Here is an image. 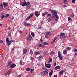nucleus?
<instances>
[{"label": "nucleus", "mask_w": 77, "mask_h": 77, "mask_svg": "<svg viewBox=\"0 0 77 77\" xmlns=\"http://www.w3.org/2000/svg\"><path fill=\"white\" fill-rule=\"evenodd\" d=\"M49 11L51 12L52 14H53L52 16L51 17L52 19L54 20L56 18V19H55V20L56 21H57L59 20V17L56 13V11L54 10H52L51 9H50Z\"/></svg>", "instance_id": "1"}, {"label": "nucleus", "mask_w": 77, "mask_h": 77, "mask_svg": "<svg viewBox=\"0 0 77 77\" xmlns=\"http://www.w3.org/2000/svg\"><path fill=\"white\" fill-rule=\"evenodd\" d=\"M58 57L60 59V60H62V54H61V52L60 51H59L58 52Z\"/></svg>", "instance_id": "2"}, {"label": "nucleus", "mask_w": 77, "mask_h": 77, "mask_svg": "<svg viewBox=\"0 0 77 77\" xmlns=\"http://www.w3.org/2000/svg\"><path fill=\"white\" fill-rule=\"evenodd\" d=\"M35 14L36 17H39L40 15V13H39L38 11H36L35 12Z\"/></svg>", "instance_id": "3"}, {"label": "nucleus", "mask_w": 77, "mask_h": 77, "mask_svg": "<svg viewBox=\"0 0 77 77\" xmlns=\"http://www.w3.org/2000/svg\"><path fill=\"white\" fill-rule=\"evenodd\" d=\"M45 66L47 68H50L51 67V64H45Z\"/></svg>", "instance_id": "4"}, {"label": "nucleus", "mask_w": 77, "mask_h": 77, "mask_svg": "<svg viewBox=\"0 0 77 77\" xmlns=\"http://www.w3.org/2000/svg\"><path fill=\"white\" fill-rule=\"evenodd\" d=\"M37 45L38 47H44V45H41L39 43H37Z\"/></svg>", "instance_id": "5"}, {"label": "nucleus", "mask_w": 77, "mask_h": 77, "mask_svg": "<svg viewBox=\"0 0 77 77\" xmlns=\"http://www.w3.org/2000/svg\"><path fill=\"white\" fill-rule=\"evenodd\" d=\"M3 3L4 8H6V7L8 6V4L6 2H3Z\"/></svg>", "instance_id": "6"}, {"label": "nucleus", "mask_w": 77, "mask_h": 77, "mask_svg": "<svg viewBox=\"0 0 77 77\" xmlns=\"http://www.w3.org/2000/svg\"><path fill=\"white\" fill-rule=\"evenodd\" d=\"M6 41L7 43V45L8 46H9V45L10 44L9 43V42H10V41H9V38H6Z\"/></svg>", "instance_id": "7"}, {"label": "nucleus", "mask_w": 77, "mask_h": 77, "mask_svg": "<svg viewBox=\"0 0 77 77\" xmlns=\"http://www.w3.org/2000/svg\"><path fill=\"white\" fill-rule=\"evenodd\" d=\"M16 66V65L15 64H11L10 66V68H15Z\"/></svg>", "instance_id": "8"}, {"label": "nucleus", "mask_w": 77, "mask_h": 77, "mask_svg": "<svg viewBox=\"0 0 77 77\" xmlns=\"http://www.w3.org/2000/svg\"><path fill=\"white\" fill-rule=\"evenodd\" d=\"M48 52L47 51H45L43 53V54L44 56H47L48 55Z\"/></svg>", "instance_id": "9"}, {"label": "nucleus", "mask_w": 77, "mask_h": 77, "mask_svg": "<svg viewBox=\"0 0 77 77\" xmlns=\"http://www.w3.org/2000/svg\"><path fill=\"white\" fill-rule=\"evenodd\" d=\"M60 66H57L55 67L54 69H56V70H57V69H60Z\"/></svg>", "instance_id": "10"}, {"label": "nucleus", "mask_w": 77, "mask_h": 77, "mask_svg": "<svg viewBox=\"0 0 77 77\" xmlns=\"http://www.w3.org/2000/svg\"><path fill=\"white\" fill-rule=\"evenodd\" d=\"M27 50L26 49H24V50H23V54H26L27 53Z\"/></svg>", "instance_id": "11"}, {"label": "nucleus", "mask_w": 77, "mask_h": 77, "mask_svg": "<svg viewBox=\"0 0 77 77\" xmlns=\"http://www.w3.org/2000/svg\"><path fill=\"white\" fill-rule=\"evenodd\" d=\"M0 7L1 8V11H2L3 9V3H1L0 4Z\"/></svg>", "instance_id": "12"}, {"label": "nucleus", "mask_w": 77, "mask_h": 77, "mask_svg": "<svg viewBox=\"0 0 77 77\" xmlns=\"http://www.w3.org/2000/svg\"><path fill=\"white\" fill-rule=\"evenodd\" d=\"M34 53L35 55H39L40 54V52H39L35 51Z\"/></svg>", "instance_id": "13"}, {"label": "nucleus", "mask_w": 77, "mask_h": 77, "mask_svg": "<svg viewBox=\"0 0 77 77\" xmlns=\"http://www.w3.org/2000/svg\"><path fill=\"white\" fill-rule=\"evenodd\" d=\"M44 74L45 75H48V72L47 70H45L44 72Z\"/></svg>", "instance_id": "14"}, {"label": "nucleus", "mask_w": 77, "mask_h": 77, "mask_svg": "<svg viewBox=\"0 0 77 77\" xmlns=\"http://www.w3.org/2000/svg\"><path fill=\"white\" fill-rule=\"evenodd\" d=\"M65 36V33H61L59 35L60 37H61V36Z\"/></svg>", "instance_id": "15"}, {"label": "nucleus", "mask_w": 77, "mask_h": 77, "mask_svg": "<svg viewBox=\"0 0 77 77\" xmlns=\"http://www.w3.org/2000/svg\"><path fill=\"white\" fill-rule=\"evenodd\" d=\"M65 72V71L63 70L60 71V73H59V74L61 75V74H63V72Z\"/></svg>", "instance_id": "16"}, {"label": "nucleus", "mask_w": 77, "mask_h": 77, "mask_svg": "<svg viewBox=\"0 0 77 77\" xmlns=\"http://www.w3.org/2000/svg\"><path fill=\"white\" fill-rule=\"evenodd\" d=\"M14 42V40H10L9 43L10 44L8 45V46H9V45H11V43H12V42Z\"/></svg>", "instance_id": "17"}, {"label": "nucleus", "mask_w": 77, "mask_h": 77, "mask_svg": "<svg viewBox=\"0 0 77 77\" xmlns=\"http://www.w3.org/2000/svg\"><path fill=\"white\" fill-rule=\"evenodd\" d=\"M11 72L12 70H9L7 72V74L8 75H9V74H10L11 73Z\"/></svg>", "instance_id": "18"}, {"label": "nucleus", "mask_w": 77, "mask_h": 77, "mask_svg": "<svg viewBox=\"0 0 77 77\" xmlns=\"http://www.w3.org/2000/svg\"><path fill=\"white\" fill-rule=\"evenodd\" d=\"M53 72V71L51 70V72L49 73L50 77H51V75H52V74Z\"/></svg>", "instance_id": "19"}, {"label": "nucleus", "mask_w": 77, "mask_h": 77, "mask_svg": "<svg viewBox=\"0 0 77 77\" xmlns=\"http://www.w3.org/2000/svg\"><path fill=\"white\" fill-rule=\"evenodd\" d=\"M54 54H55V53L53 51H51L50 53V55H51V56H53V55H54Z\"/></svg>", "instance_id": "20"}, {"label": "nucleus", "mask_w": 77, "mask_h": 77, "mask_svg": "<svg viewBox=\"0 0 77 77\" xmlns=\"http://www.w3.org/2000/svg\"><path fill=\"white\" fill-rule=\"evenodd\" d=\"M45 33L47 35H49V36L51 35V34H50V33L49 32H46Z\"/></svg>", "instance_id": "21"}, {"label": "nucleus", "mask_w": 77, "mask_h": 77, "mask_svg": "<svg viewBox=\"0 0 77 77\" xmlns=\"http://www.w3.org/2000/svg\"><path fill=\"white\" fill-rule=\"evenodd\" d=\"M12 61H10L8 63V64L7 65V66H9V65H11V64H12Z\"/></svg>", "instance_id": "22"}, {"label": "nucleus", "mask_w": 77, "mask_h": 77, "mask_svg": "<svg viewBox=\"0 0 77 77\" xmlns=\"http://www.w3.org/2000/svg\"><path fill=\"white\" fill-rule=\"evenodd\" d=\"M26 70L27 71H30L31 70V69L29 67H28L26 68Z\"/></svg>", "instance_id": "23"}, {"label": "nucleus", "mask_w": 77, "mask_h": 77, "mask_svg": "<svg viewBox=\"0 0 77 77\" xmlns=\"http://www.w3.org/2000/svg\"><path fill=\"white\" fill-rule=\"evenodd\" d=\"M33 51L31 50L30 51V54H31L32 56V55H33Z\"/></svg>", "instance_id": "24"}, {"label": "nucleus", "mask_w": 77, "mask_h": 77, "mask_svg": "<svg viewBox=\"0 0 77 77\" xmlns=\"http://www.w3.org/2000/svg\"><path fill=\"white\" fill-rule=\"evenodd\" d=\"M31 18L30 16H28L26 19V21H29V19H30Z\"/></svg>", "instance_id": "25"}, {"label": "nucleus", "mask_w": 77, "mask_h": 77, "mask_svg": "<svg viewBox=\"0 0 77 77\" xmlns=\"http://www.w3.org/2000/svg\"><path fill=\"white\" fill-rule=\"evenodd\" d=\"M66 49L68 51H69L70 50H71V47H68Z\"/></svg>", "instance_id": "26"}, {"label": "nucleus", "mask_w": 77, "mask_h": 77, "mask_svg": "<svg viewBox=\"0 0 77 77\" xmlns=\"http://www.w3.org/2000/svg\"><path fill=\"white\" fill-rule=\"evenodd\" d=\"M64 3V4H66L68 3V1L66 0H64L63 1Z\"/></svg>", "instance_id": "27"}, {"label": "nucleus", "mask_w": 77, "mask_h": 77, "mask_svg": "<svg viewBox=\"0 0 77 77\" xmlns=\"http://www.w3.org/2000/svg\"><path fill=\"white\" fill-rule=\"evenodd\" d=\"M43 44L44 45H48V44L46 42H44L43 43Z\"/></svg>", "instance_id": "28"}, {"label": "nucleus", "mask_w": 77, "mask_h": 77, "mask_svg": "<svg viewBox=\"0 0 77 77\" xmlns=\"http://www.w3.org/2000/svg\"><path fill=\"white\" fill-rule=\"evenodd\" d=\"M30 2H27L26 3V6H29V5H30Z\"/></svg>", "instance_id": "29"}, {"label": "nucleus", "mask_w": 77, "mask_h": 77, "mask_svg": "<svg viewBox=\"0 0 77 77\" xmlns=\"http://www.w3.org/2000/svg\"><path fill=\"white\" fill-rule=\"evenodd\" d=\"M26 2H24L22 4V5L23 6H25V5H26Z\"/></svg>", "instance_id": "30"}, {"label": "nucleus", "mask_w": 77, "mask_h": 77, "mask_svg": "<svg viewBox=\"0 0 77 77\" xmlns=\"http://www.w3.org/2000/svg\"><path fill=\"white\" fill-rule=\"evenodd\" d=\"M56 39H57V38H54V40H53V41H52V42H51V44H53V43L54 42H55V41H56Z\"/></svg>", "instance_id": "31"}, {"label": "nucleus", "mask_w": 77, "mask_h": 77, "mask_svg": "<svg viewBox=\"0 0 77 77\" xmlns=\"http://www.w3.org/2000/svg\"><path fill=\"white\" fill-rule=\"evenodd\" d=\"M9 14H6V16H5V17H6V18H8L9 17Z\"/></svg>", "instance_id": "32"}, {"label": "nucleus", "mask_w": 77, "mask_h": 77, "mask_svg": "<svg viewBox=\"0 0 77 77\" xmlns=\"http://www.w3.org/2000/svg\"><path fill=\"white\" fill-rule=\"evenodd\" d=\"M31 35L32 36H33V37H34V36H35V34H34V32H31Z\"/></svg>", "instance_id": "33"}, {"label": "nucleus", "mask_w": 77, "mask_h": 77, "mask_svg": "<svg viewBox=\"0 0 77 77\" xmlns=\"http://www.w3.org/2000/svg\"><path fill=\"white\" fill-rule=\"evenodd\" d=\"M33 71H34V69H32L30 71V72H31V73H33Z\"/></svg>", "instance_id": "34"}, {"label": "nucleus", "mask_w": 77, "mask_h": 77, "mask_svg": "<svg viewBox=\"0 0 77 77\" xmlns=\"http://www.w3.org/2000/svg\"><path fill=\"white\" fill-rule=\"evenodd\" d=\"M66 52H67V51L66 50H65L63 51V53L64 54H65Z\"/></svg>", "instance_id": "35"}, {"label": "nucleus", "mask_w": 77, "mask_h": 77, "mask_svg": "<svg viewBox=\"0 0 77 77\" xmlns=\"http://www.w3.org/2000/svg\"><path fill=\"white\" fill-rule=\"evenodd\" d=\"M45 37L46 38V39H48V35L47 34L45 35Z\"/></svg>", "instance_id": "36"}, {"label": "nucleus", "mask_w": 77, "mask_h": 77, "mask_svg": "<svg viewBox=\"0 0 77 77\" xmlns=\"http://www.w3.org/2000/svg\"><path fill=\"white\" fill-rule=\"evenodd\" d=\"M49 61L50 62H52V58H49Z\"/></svg>", "instance_id": "37"}, {"label": "nucleus", "mask_w": 77, "mask_h": 77, "mask_svg": "<svg viewBox=\"0 0 77 77\" xmlns=\"http://www.w3.org/2000/svg\"><path fill=\"white\" fill-rule=\"evenodd\" d=\"M30 18H32V17L33 16V14H31L30 16H29Z\"/></svg>", "instance_id": "38"}, {"label": "nucleus", "mask_w": 77, "mask_h": 77, "mask_svg": "<svg viewBox=\"0 0 77 77\" xmlns=\"http://www.w3.org/2000/svg\"><path fill=\"white\" fill-rule=\"evenodd\" d=\"M27 24L28 23L26 22H25L24 23V24L25 26H27Z\"/></svg>", "instance_id": "39"}, {"label": "nucleus", "mask_w": 77, "mask_h": 77, "mask_svg": "<svg viewBox=\"0 0 77 77\" xmlns=\"http://www.w3.org/2000/svg\"><path fill=\"white\" fill-rule=\"evenodd\" d=\"M68 21H71L72 20V19L71 18H70V17H68Z\"/></svg>", "instance_id": "40"}, {"label": "nucleus", "mask_w": 77, "mask_h": 77, "mask_svg": "<svg viewBox=\"0 0 77 77\" xmlns=\"http://www.w3.org/2000/svg\"><path fill=\"white\" fill-rule=\"evenodd\" d=\"M41 29V26H39L38 27V29Z\"/></svg>", "instance_id": "41"}, {"label": "nucleus", "mask_w": 77, "mask_h": 77, "mask_svg": "<svg viewBox=\"0 0 77 77\" xmlns=\"http://www.w3.org/2000/svg\"><path fill=\"white\" fill-rule=\"evenodd\" d=\"M72 2L73 3H75V0H72Z\"/></svg>", "instance_id": "42"}, {"label": "nucleus", "mask_w": 77, "mask_h": 77, "mask_svg": "<svg viewBox=\"0 0 77 77\" xmlns=\"http://www.w3.org/2000/svg\"><path fill=\"white\" fill-rule=\"evenodd\" d=\"M5 17V16L4 15H2V16H1V19H3V18H4Z\"/></svg>", "instance_id": "43"}, {"label": "nucleus", "mask_w": 77, "mask_h": 77, "mask_svg": "<svg viewBox=\"0 0 77 77\" xmlns=\"http://www.w3.org/2000/svg\"><path fill=\"white\" fill-rule=\"evenodd\" d=\"M30 8V7L29 6H26L25 9H29Z\"/></svg>", "instance_id": "44"}, {"label": "nucleus", "mask_w": 77, "mask_h": 77, "mask_svg": "<svg viewBox=\"0 0 77 77\" xmlns=\"http://www.w3.org/2000/svg\"><path fill=\"white\" fill-rule=\"evenodd\" d=\"M51 15L50 14H48L47 15V17H51Z\"/></svg>", "instance_id": "45"}, {"label": "nucleus", "mask_w": 77, "mask_h": 77, "mask_svg": "<svg viewBox=\"0 0 77 77\" xmlns=\"http://www.w3.org/2000/svg\"><path fill=\"white\" fill-rule=\"evenodd\" d=\"M45 15H47V14H48V12L47 11H46L45 12Z\"/></svg>", "instance_id": "46"}, {"label": "nucleus", "mask_w": 77, "mask_h": 77, "mask_svg": "<svg viewBox=\"0 0 77 77\" xmlns=\"http://www.w3.org/2000/svg\"><path fill=\"white\" fill-rule=\"evenodd\" d=\"M31 38H32V37H29L27 38V40H30Z\"/></svg>", "instance_id": "47"}, {"label": "nucleus", "mask_w": 77, "mask_h": 77, "mask_svg": "<svg viewBox=\"0 0 77 77\" xmlns=\"http://www.w3.org/2000/svg\"><path fill=\"white\" fill-rule=\"evenodd\" d=\"M20 65H22L23 64V61L21 60L20 62Z\"/></svg>", "instance_id": "48"}, {"label": "nucleus", "mask_w": 77, "mask_h": 77, "mask_svg": "<svg viewBox=\"0 0 77 77\" xmlns=\"http://www.w3.org/2000/svg\"><path fill=\"white\" fill-rule=\"evenodd\" d=\"M62 38L63 39H65V38H66V36H62Z\"/></svg>", "instance_id": "49"}, {"label": "nucleus", "mask_w": 77, "mask_h": 77, "mask_svg": "<svg viewBox=\"0 0 77 77\" xmlns=\"http://www.w3.org/2000/svg\"><path fill=\"white\" fill-rule=\"evenodd\" d=\"M31 25V24L30 23H29L27 24V26H26L27 27H29V26H30Z\"/></svg>", "instance_id": "50"}, {"label": "nucleus", "mask_w": 77, "mask_h": 77, "mask_svg": "<svg viewBox=\"0 0 77 77\" xmlns=\"http://www.w3.org/2000/svg\"><path fill=\"white\" fill-rule=\"evenodd\" d=\"M31 25V24L30 23H29L27 24V26H26L27 27H29V26H30Z\"/></svg>", "instance_id": "51"}, {"label": "nucleus", "mask_w": 77, "mask_h": 77, "mask_svg": "<svg viewBox=\"0 0 77 77\" xmlns=\"http://www.w3.org/2000/svg\"><path fill=\"white\" fill-rule=\"evenodd\" d=\"M3 41L2 40H0V43H3Z\"/></svg>", "instance_id": "52"}, {"label": "nucleus", "mask_w": 77, "mask_h": 77, "mask_svg": "<svg viewBox=\"0 0 77 77\" xmlns=\"http://www.w3.org/2000/svg\"><path fill=\"white\" fill-rule=\"evenodd\" d=\"M8 35L10 37H11V33L8 34Z\"/></svg>", "instance_id": "53"}, {"label": "nucleus", "mask_w": 77, "mask_h": 77, "mask_svg": "<svg viewBox=\"0 0 77 77\" xmlns=\"http://www.w3.org/2000/svg\"><path fill=\"white\" fill-rule=\"evenodd\" d=\"M48 21H49V22L51 21V18H49L48 19Z\"/></svg>", "instance_id": "54"}, {"label": "nucleus", "mask_w": 77, "mask_h": 77, "mask_svg": "<svg viewBox=\"0 0 77 77\" xmlns=\"http://www.w3.org/2000/svg\"><path fill=\"white\" fill-rule=\"evenodd\" d=\"M45 15V13H42V17H44V16Z\"/></svg>", "instance_id": "55"}, {"label": "nucleus", "mask_w": 77, "mask_h": 77, "mask_svg": "<svg viewBox=\"0 0 77 77\" xmlns=\"http://www.w3.org/2000/svg\"><path fill=\"white\" fill-rule=\"evenodd\" d=\"M39 59H41V58H42V56L40 55V56H39Z\"/></svg>", "instance_id": "56"}, {"label": "nucleus", "mask_w": 77, "mask_h": 77, "mask_svg": "<svg viewBox=\"0 0 77 77\" xmlns=\"http://www.w3.org/2000/svg\"><path fill=\"white\" fill-rule=\"evenodd\" d=\"M15 47H14L12 49H11L12 51H13V50H14L15 49Z\"/></svg>", "instance_id": "57"}, {"label": "nucleus", "mask_w": 77, "mask_h": 77, "mask_svg": "<svg viewBox=\"0 0 77 77\" xmlns=\"http://www.w3.org/2000/svg\"><path fill=\"white\" fill-rule=\"evenodd\" d=\"M56 62L54 63V66H56Z\"/></svg>", "instance_id": "58"}, {"label": "nucleus", "mask_w": 77, "mask_h": 77, "mask_svg": "<svg viewBox=\"0 0 77 77\" xmlns=\"http://www.w3.org/2000/svg\"><path fill=\"white\" fill-rule=\"evenodd\" d=\"M42 69H43V70H45V69H46V68L44 67H42Z\"/></svg>", "instance_id": "59"}, {"label": "nucleus", "mask_w": 77, "mask_h": 77, "mask_svg": "<svg viewBox=\"0 0 77 77\" xmlns=\"http://www.w3.org/2000/svg\"><path fill=\"white\" fill-rule=\"evenodd\" d=\"M74 51H75V52H77V49H75Z\"/></svg>", "instance_id": "60"}, {"label": "nucleus", "mask_w": 77, "mask_h": 77, "mask_svg": "<svg viewBox=\"0 0 77 77\" xmlns=\"http://www.w3.org/2000/svg\"><path fill=\"white\" fill-rule=\"evenodd\" d=\"M19 33H22V31H19Z\"/></svg>", "instance_id": "61"}, {"label": "nucleus", "mask_w": 77, "mask_h": 77, "mask_svg": "<svg viewBox=\"0 0 77 77\" xmlns=\"http://www.w3.org/2000/svg\"><path fill=\"white\" fill-rule=\"evenodd\" d=\"M34 58L32 57H31V60H33Z\"/></svg>", "instance_id": "62"}, {"label": "nucleus", "mask_w": 77, "mask_h": 77, "mask_svg": "<svg viewBox=\"0 0 77 77\" xmlns=\"http://www.w3.org/2000/svg\"><path fill=\"white\" fill-rule=\"evenodd\" d=\"M40 41H41V42H42L43 41L42 38H41L40 39Z\"/></svg>", "instance_id": "63"}, {"label": "nucleus", "mask_w": 77, "mask_h": 77, "mask_svg": "<svg viewBox=\"0 0 77 77\" xmlns=\"http://www.w3.org/2000/svg\"><path fill=\"white\" fill-rule=\"evenodd\" d=\"M54 77H57V75H54Z\"/></svg>", "instance_id": "64"}]
</instances>
